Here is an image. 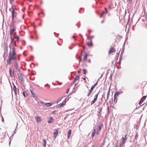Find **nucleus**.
<instances>
[{"label": "nucleus", "mask_w": 147, "mask_h": 147, "mask_svg": "<svg viewBox=\"0 0 147 147\" xmlns=\"http://www.w3.org/2000/svg\"><path fill=\"white\" fill-rule=\"evenodd\" d=\"M15 48H14L13 49V51L12 53V55L11 56H10V55L11 53L10 52L9 56L10 57L7 60V63L9 65H10L11 64V60H13L16 59V53L15 52Z\"/></svg>", "instance_id": "1"}, {"label": "nucleus", "mask_w": 147, "mask_h": 147, "mask_svg": "<svg viewBox=\"0 0 147 147\" xmlns=\"http://www.w3.org/2000/svg\"><path fill=\"white\" fill-rule=\"evenodd\" d=\"M12 13H11L12 16V22H14V18H16L17 13L15 11V8L13 7H12Z\"/></svg>", "instance_id": "2"}, {"label": "nucleus", "mask_w": 147, "mask_h": 147, "mask_svg": "<svg viewBox=\"0 0 147 147\" xmlns=\"http://www.w3.org/2000/svg\"><path fill=\"white\" fill-rule=\"evenodd\" d=\"M99 93V92H98L96 94L94 97V99H93V100L92 101L91 103V105H92V104H93L97 100V98L98 95V94Z\"/></svg>", "instance_id": "3"}, {"label": "nucleus", "mask_w": 147, "mask_h": 147, "mask_svg": "<svg viewBox=\"0 0 147 147\" xmlns=\"http://www.w3.org/2000/svg\"><path fill=\"white\" fill-rule=\"evenodd\" d=\"M95 87V86H94V85L92 86V87L91 88L90 90H89V92L87 93V96L88 97H89L90 96L92 91L93 90Z\"/></svg>", "instance_id": "4"}, {"label": "nucleus", "mask_w": 147, "mask_h": 147, "mask_svg": "<svg viewBox=\"0 0 147 147\" xmlns=\"http://www.w3.org/2000/svg\"><path fill=\"white\" fill-rule=\"evenodd\" d=\"M59 129L57 128L54 130V131L53 132V136L55 139L57 136L58 134V131Z\"/></svg>", "instance_id": "5"}, {"label": "nucleus", "mask_w": 147, "mask_h": 147, "mask_svg": "<svg viewBox=\"0 0 147 147\" xmlns=\"http://www.w3.org/2000/svg\"><path fill=\"white\" fill-rule=\"evenodd\" d=\"M35 119H36V122L37 123H38L40 122L42 120V118L41 116H35Z\"/></svg>", "instance_id": "6"}, {"label": "nucleus", "mask_w": 147, "mask_h": 147, "mask_svg": "<svg viewBox=\"0 0 147 147\" xmlns=\"http://www.w3.org/2000/svg\"><path fill=\"white\" fill-rule=\"evenodd\" d=\"M66 100L65 99L61 103L59 104L58 105V108H60V107H63L64 105H65V104H66Z\"/></svg>", "instance_id": "7"}, {"label": "nucleus", "mask_w": 147, "mask_h": 147, "mask_svg": "<svg viewBox=\"0 0 147 147\" xmlns=\"http://www.w3.org/2000/svg\"><path fill=\"white\" fill-rule=\"evenodd\" d=\"M146 96H144L142 97L139 102V105H140L143 102L144 100L146 99Z\"/></svg>", "instance_id": "8"}, {"label": "nucleus", "mask_w": 147, "mask_h": 147, "mask_svg": "<svg viewBox=\"0 0 147 147\" xmlns=\"http://www.w3.org/2000/svg\"><path fill=\"white\" fill-rule=\"evenodd\" d=\"M115 49L114 48L111 47L109 51V54H110L111 53L115 52Z\"/></svg>", "instance_id": "9"}, {"label": "nucleus", "mask_w": 147, "mask_h": 147, "mask_svg": "<svg viewBox=\"0 0 147 147\" xmlns=\"http://www.w3.org/2000/svg\"><path fill=\"white\" fill-rule=\"evenodd\" d=\"M9 72L10 76L12 77L14 76V72L12 70L11 68H10L9 69Z\"/></svg>", "instance_id": "10"}, {"label": "nucleus", "mask_w": 147, "mask_h": 147, "mask_svg": "<svg viewBox=\"0 0 147 147\" xmlns=\"http://www.w3.org/2000/svg\"><path fill=\"white\" fill-rule=\"evenodd\" d=\"M18 78L19 79L22 81H24V79L23 77V75L21 74H18Z\"/></svg>", "instance_id": "11"}, {"label": "nucleus", "mask_w": 147, "mask_h": 147, "mask_svg": "<svg viewBox=\"0 0 147 147\" xmlns=\"http://www.w3.org/2000/svg\"><path fill=\"white\" fill-rule=\"evenodd\" d=\"M107 13V8H105V11H103L102 14L100 15V17L101 18L102 17L104 14H106Z\"/></svg>", "instance_id": "12"}, {"label": "nucleus", "mask_w": 147, "mask_h": 147, "mask_svg": "<svg viewBox=\"0 0 147 147\" xmlns=\"http://www.w3.org/2000/svg\"><path fill=\"white\" fill-rule=\"evenodd\" d=\"M119 95V94L118 92H116L115 93L114 96V101L116 100V101H117V98Z\"/></svg>", "instance_id": "13"}, {"label": "nucleus", "mask_w": 147, "mask_h": 147, "mask_svg": "<svg viewBox=\"0 0 147 147\" xmlns=\"http://www.w3.org/2000/svg\"><path fill=\"white\" fill-rule=\"evenodd\" d=\"M48 119V122L49 123H52L54 120L52 117H49Z\"/></svg>", "instance_id": "14"}, {"label": "nucleus", "mask_w": 147, "mask_h": 147, "mask_svg": "<svg viewBox=\"0 0 147 147\" xmlns=\"http://www.w3.org/2000/svg\"><path fill=\"white\" fill-rule=\"evenodd\" d=\"M88 56V54L87 53H85V54L84 55L83 59V60L84 61H86L87 60V57Z\"/></svg>", "instance_id": "15"}, {"label": "nucleus", "mask_w": 147, "mask_h": 147, "mask_svg": "<svg viewBox=\"0 0 147 147\" xmlns=\"http://www.w3.org/2000/svg\"><path fill=\"white\" fill-rule=\"evenodd\" d=\"M126 135H125V138L123 137H122L121 138V142L123 143H125V142L126 140Z\"/></svg>", "instance_id": "16"}, {"label": "nucleus", "mask_w": 147, "mask_h": 147, "mask_svg": "<svg viewBox=\"0 0 147 147\" xmlns=\"http://www.w3.org/2000/svg\"><path fill=\"white\" fill-rule=\"evenodd\" d=\"M16 30L15 28H13L10 31V34L11 36H12L14 33V32Z\"/></svg>", "instance_id": "17"}, {"label": "nucleus", "mask_w": 147, "mask_h": 147, "mask_svg": "<svg viewBox=\"0 0 147 147\" xmlns=\"http://www.w3.org/2000/svg\"><path fill=\"white\" fill-rule=\"evenodd\" d=\"M14 66L16 69H18V66L16 61H15L14 62Z\"/></svg>", "instance_id": "18"}, {"label": "nucleus", "mask_w": 147, "mask_h": 147, "mask_svg": "<svg viewBox=\"0 0 147 147\" xmlns=\"http://www.w3.org/2000/svg\"><path fill=\"white\" fill-rule=\"evenodd\" d=\"M71 134V130H69L68 131L67 137L68 139L70 138V136Z\"/></svg>", "instance_id": "19"}, {"label": "nucleus", "mask_w": 147, "mask_h": 147, "mask_svg": "<svg viewBox=\"0 0 147 147\" xmlns=\"http://www.w3.org/2000/svg\"><path fill=\"white\" fill-rule=\"evenodd\" d=\"M47 141L46 140H43V143H42V144L44 146V147H45L46 146V144Z\"/></svg>", "instance_id": "20"}, {"label": "nucleus", "mask_w": 147, "mask_h": 147, "mask_svg": "<svg viewBox=\"0 0 147 147\" xmlns=\"http://www.w3.org/2000/svg\"><path fill=\"white\" fill-rule=\"evenodd\" d=\"M95 132H96V130L95 129H94L93 131H92V137H93L94 136L95 134Z\"/></svg>", "instance_id": "21"}, {"label": "nucleus", "mask_w": 147, "mask_h": 147, "mask_svg": "<svg viewBox=\"0 0 147 147\" xmlns=\"http://www.w3.org/2000/svg\"><path fill=\"white\" fill-rule=\"evenodd\" d=\"M110 87L109 88V89L107 93V99H108L109 96V93L110 92Z\"/></svg>", "instance_id": "22"}, {"label": "nucleus", "mask_w": 147, "mask_h": 147, "mask_svg": "<svg viewBox=\"0 0 147 147\" xmlns=\"http://www.w3.org/2000/svg\"><path fill=\"white\" fill-rule=\"evenodd\" d=\"M90 44L89 42H88L87 45L89 46H92V42L91 40H90Z\"/></svg>", "instance_id": "23"}, {"label": "nucleus", "mask_w": 147, "mask_h": 147, "mask_svg": "<svg viewBox=\"0 0 147 147\" xmlns=\"http://www.w3.org/2000/svg\"><path fill=\"white\" fill-rule=\"evenodd\" d=\"M30 91H31V92L32 94V96L33 97H35V94H34V92L33 91L31 90H30Z\"/></svg>", "instance_id": "24"}, {"label": "nucleus", "mask_w": 147, "mask_h": 147, "mask_svg": "<svg viewBox=\"0 0 147 147\" xmlns=\"http://www.w3.org/2000/svg\"><path fill=\"white\" fill-rule=\"evenodd\" d=\"M45 105L47 106H50L52 105V104L51 103H46Z\"/></svg>", "instance_id": "25"}, {"label": "nucleus", "mask_w": 147, "mask_h": 147, "mask_svg": "<svg viewBox=\"0 0 147 147\" xmlns=\"http://www.w3.org/2000/svg\"><path fill=\"white\" fill-rule=\"evenodd\" d=\"M86 70L85 69H83L82 70V72L84 74H86Z\"/></svg>", "instance_id": "26"}, {"label": "nucleus", "mask_w": 147, "mask_h": 147, "mask_svg": "<svg viewBox=\"0 0 147 147\" xmlns=\"http://www.w3.org/2000/svg\"><path fill=\"white\" fill-rule=\"evenodd\" d=\"M23 94L24 96H26L27 95V94L25 92H23Z\"/></svg>", "instance_id": "27"}, {"label": "nucleus", "mask_w": 147, "mask_h": 147, "mask_svg": "<svg viewBox=\"0 0 147 147\" xmlns=\"http://www.w3.org/2000/svg\"><path fill=\"white\" fill-rule=\"evenodd\" d=\"M14 41V38H11V43H13Z\"/></svg>", "instance_id": "28"}, {"label": "nucleus", "mask_w": 147, "mask_h": 147, "mask_svg": "<svg viewBox=\"0 0 147 147\" xmlns=\"http://www.w3.org/2000/svg\"><path fill=\"white\" fill-rule=\"evenodd\" d=\"M78 79H79V77H78V76H76L75 77V80H74V81L75 80H78Z\"/></svg>", "instance_id": "29"}, {"label": "nucleus", "mask_w": 147, "mask_h": 147, "mask_svg": "<svg viewBox=\"0 0 147 147\" xmlns=\"http://www.w3.org/2000/svg\"><path fill=\"white\" fill-rule=\"evenodd\" d=\"M15 38H16L18 40H19L20 39L19 37L18 36H17Z\"/></svg>", "instance_id": "30"}, {"label": "nucleus", "mask_w": 147, "mask_h": 147, "mask_svg": "<svg viewBox=\"0 0 147 147\" xmlns=\"http://www.w3.org/2000/svg\"><path fill=\"white\" fill-rule=\"evenodd\" d=\"M98 128L99 131H100L101 129V127L100 126H99Z\"/></svg>", "instance_id": "31"}, {"label": "nucleus", "mask_w": 147, "mask_h": 147, "mask_svg": "<svg viewBox=\"0 0 147 147\" xmlns=\"http://www.w3.org/2000/svg\"><path fill=\"white\" fill-rule=\"evenodd\" d=\"M123 143L122 142H121V144H120V147H122V146H123Z\"/></svg>", "instance_id": "32"}, {"label": "nucleus", "mask_w": 147, "mask_h": 147, "mask_svg": "<svg viewBox=\"0 0 147 147\" xmlns=\"http://www.w3.org/2000/svg\"><path fill=\"white\" fill-rule=\"evenodd\" d=\"M97 83H98V82H97L94 85V86H96L97 85Z\"/></svg>", "instance_id": "33"}, {"label": "nucleus", "mask_w": 147, "mask_h": 147, "mask_svg": "<svg viewBox=\"0 0 147 147\" xmlns=\"http://www.w3.org/2000/svg\"><path fill=\"white\" fill-rule=\"evenodd\" d=\"M56 112V111H53V112L52 113H53V114H55Z\"/></svg>", "instance_id": "34"}, {"label": "nucleus", "mask_w": 147, "mask_h": 147, "mask_svg": "<svg viewBox=\"0 0 147 147\" xmlns=\"http://www.w3.org/2000/svg\"><path fill=\"white\" fill-rule=\"evenodd\" d=\"M88 62L89 63H90L91 62V60L90 59H89L88 60Z\"/></svg>", "instance_id": "35"}, {"label": "nucleus", "mask_w": 147, "mask_h": 147, "mask_svg": "<svg viewBox=\"0 0 147 147\" xmlns=\"http://www.w3.org/2000/svg\"><path fill=\"white\" fill-rule=\"evenodd\" d=\"M104 22V20H102V22H101V23H103Z\"/></svg>", "instance_id": "36"}, {"label": "nucleus", "mask_w": 147, "mask_h": 147, "mask_svg": "<svg viewBox=\"0 0 147 147\" xmlns=\"http://www.w3.org/2000/svg\"><path fill=\"white\" fill-rule=\"evenodd\" d=\"M41 102L42 104H44V102L42 101V102Z\"/></svg>", "instance_id": "37"}, {"label": "nucleus", "mask_w": 147, "mask_h": 147, "mask_svg": "<svg viewBox=\"0 0 147 147\" xmlns=\"http://www.w3.org/2000/svg\"><path fill=\"white\" fill-rule=\"evenodd\" d=\"M85 49H86V48H85V47H83V49H84V50H85Z\"/></svg>", "instance_id": "38"}, {"label": "nucleus", "mask_w": 147, "mask_h": 147, "mask_svg": "<svg viewBox=\"0 0 147 147\" xmlns=\"http://www.w3.org/2000/svg\"><path fill=\"white\" fill-rule=\"evenodd\" d=\"M69 89H68V90L67 92V93L68 92V91H69Z\"/></svg>", "instance_id": "39"}, {"label": "nucleus", "mask_w": 147, "mask_h": 147, "mask_svg": "<svg viewBox=\"0 0 147 147\" xmlns=\"http://www.w3.org/2000/svg\"><path fill=\"white\" fill-rule=\"evenodd\" d=\"M88 39H90V37H88L87 38Z\"/></svg>", "instance_id": "40"}, {"label": "nucleus", "mask_w": 147, "mask_h": 147, "mask_svg": "<svg viewBox=\"0 0 147 147\" xmlns=\"http://www.w3.org/2000/svg\"><path fill=\"white\" fill-rule=\"evenodd\" d=\"M73 48V47H72L71 48H70V47H69V49H71Z\"/></svg>", "instance_id": "41"}, {"label": "nucleus", "mask_w": 147, "mask_h": 147, "mask_svg": "<svg viewBox=\"0 0 147 147\" xmlns=\"http://www.w3.org/2000/svg\"><path fill=\"white\" fill-rule=\"evenodd\" d=\"M83 79L84 80H86V78H83Z\"/></svg>", "instance_id": "42"}, {"label": "nucleus", "mask_w": 147, "mask_h": 147, "mask_svg": "<svg viewBox=\"0 0 147 147\" xmlns=\"http://www.w3.org/2000/svg\"><path fill=\"white\" fill-rule=\"evenodd\" d=\"M2 119H3V121H4V120L3 118H2Z\"/></svg>", "instance_id": "43"}, {"label": "nucleus", "mask_w": 147, "mask_h": 147, "mask_svg": "<svg viewBox=\"0 0 147 147\" xmlns=\"http://www.w3.org/2000/svg\"><path fill=\"white\" fill-rule=\"evenodd\" d=\"M138 137V136H136H136H135V137Z\"/></svg>", "instance_id": "44"}, {"label": "nucleus", "mask_w": 147, "mask_h": 147, "mask_svg": "<svg viewBox=\"0 0 147 147\" xmlns=\"http://www.w3.org/2000/svg\"><path fill=\"white\" fill-rule=\"evenodd\" d=\"M138 137V136H136H136H135V137Z\"/></svg>", "instance_id": "45"}, {"label": "nucleus", "mask_w": 147, "mask_h": 147, "mask_svg": "<svg viewBox=\"0 0 147 147\" xmlns=\"http://www.w3.org/2000/svg\"><path fill=\"white\" fill-rule=\"evenodd\" d=\"M72 75H71V78H72Z\"/></svg>", "instance_id": "46"}, {"label": "nucleus", "mask_w": 147, "mask_h": 147, "mask_svg": "<svg viewBox=\"0 0 147 147\" xmlns=\"http://www.w3.org/2000/svg\"><path fill=\"white\" fill-rule=\"evenodd\" d=\"M115 147H119V146H116Z\"/></svg>", "instance_id": "47"}, {"label": "nucleus", "mask_w": 147, "mask_h": 147, "mask_svg": "<svg viewBox=\"0 0 147 147\" xmlns=\"http://www.w3.org/2000/svg\"><path fill=\"white\" fill-rule=\"evenodd\" d=\"M97 134L98 135L99 134V133H98V132H97Z\"/></svg>", "instance_id": "48"}, {"label": "nucleus", "mask_w": 147, "mask_h": 147, "mask_svg": "<svg viewBox=\"0 0 147 147\" xmlns=\"http://www.w3.org/2000/svg\"><path fill=\"white\" fill-rule=\"evenodd\" d=\"M74 40H75V36H74Z\"/></svg>", "instance_id": "49"}, {"label": "nucleus", "mask_w": 147, "mask_h": 147, "mask_svg": "<svg viewBox=\"0 0 147 147\" xmlns=\"http://www.w3.org/2000/svg\"><path fill=\"white\" fill-rule=\"evenodd\" d=\"M84 147H87V146H84Z\"/></svg>", "instance_id": "50"}, {"label": "nucleus", "mask_w": 147, "mask_h": 147, "mask_svg": "<svg viewBox=\"0 0 147 147\" xmlns=\"http://www.w3.org/2000/svg\"><path fill=\"white\" fill-rule=\"evenodd\" d=\"M72 38H74V36H72Z\"/></svg>", "instance_id": "51"}]
</instances>
